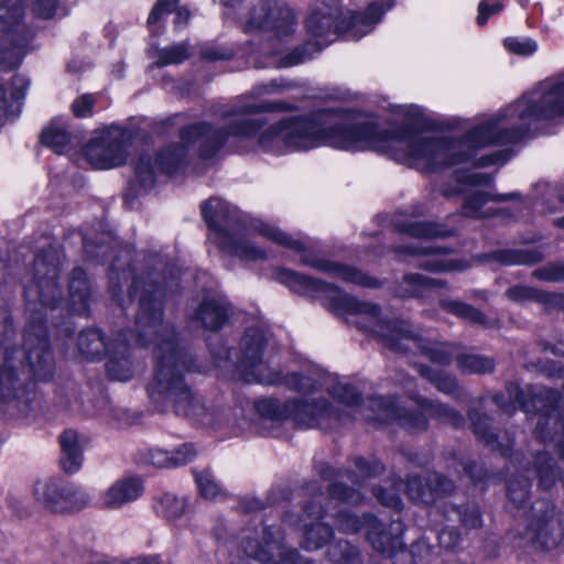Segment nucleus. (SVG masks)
I'll return each mask as SVG.
<instances>
[{
  "label": "nucleus",
  "instance_id": "7",
  "mask_svg": "<svg viewBox=\"0 0 564 564\" xmlns=\"http://www.w3.org/2000/svg\"><path fill=\"white\" fill-rule=\"evenodd\" d=\"M245 33H268L265 41L248 48L249 64L256 68H289L306 62L307 45L289 50L296 31L294 11L284 2L261 0L241 19Z\"/></svg>",
  "mask_w": 564,
  "mask_h": 564
},
{
  "label": "nucleus",
  "instance_id": "17",
  "mask_svg": "<svg viewBox=\"0 0 564 564\" xmlns=\"http://www.w3.org/2000/svg\"><path fill=\"white\" fill-rule=\"evenodd\" d=\"M231 305L223 294L206 295L195 312V319L208 330H218L229 317Z\"/></svg>",
  "mask_w": 564,
  "mask_h": 564
},
{
  "label": "nucleus",
  "instance_id": "31",
  "mask_svg": "<svg viewBox=\"0 0 564 564\" xmlns=\"http://www.w3.org/2000/svg\"><path fill=\"white\" fill-rule=\"evenodd\" d=\"M529 473L539 479L541 490H549L560 471L549 454L542 452L534 457V469Z\"/></svg>",
  "mask_w": 564,
  "mask_h": 564
},
{
  "label": "nucleus",
  "instance_id": "52",
  "mask_svg": "<svg viewBox=\"0 0 564 564\" xmlns=\"http://www.w3.org/2000/svg\"><path fill=\"white\" fill-rule=\"evenodd\" d=\"M11 86V98L15 102H19L25 97L26 90L30 86V80L25 76L15 75L12 79Z\"/></svg>",
  "mask_w": 564,
  "mask_h": 564
},
{
  "label": "nucleus",
  "instance_id": "36",
  "mask_svg": "<svg viewBox=\"0 0 564 564\" xmlns=\"http://www.w3.org/2000/svg\"><path fill=\"white\" fill-rule=\"evenodd\" d=\"M333 535L330 527L316 522L305 529L303 546L308 550L322 547Z\"/></svg>",
  "mask_w": 564,
  "mask_h": 564
},
{
  "label": "nucleus",
  "instance_id": "22",
  "mask_svg": "<svg viewBox=\"0 0 564 564\" xmlns=\"http://www.w3.org/2000/svg\"><path fill=\"white\" fill-rule=\"evenodd\" d=\"M445 281L430 279L419 273L404 274L397 283L394 294L402 299L422 297L430 289L443 288Z\"/></svg>",
  "mask_w": 564,
  "mask_h": 564
},
{
  "label": "nucleus",
  "instance_id": "50",
  "mask_svg": "<svg viewBox=\"0 0 564 564\" xmlns=\"http://www.w3.org/2000/svg\"><path fill=\"white\" fill-rule=\"evenodd\" d=\"M149 462L156 467L173 468L171 452L162 448L151 449Z\"/></svg>",
  "mask_w": 564,
  "mask_h": 564
},
{
  "label": "nucleus",
  "instance_id": "54",
  "mask_svg": "<svg viewBox=\"0 0 564 564\" xmlns=\"http://www.w3.org/2000/svg\"><path fill=\"white\" fill-rule=\"evenodd\" d=\"M200 56L207 61L227 59L232 55L231 51L216 47L213 45H204L200 48Z\"/></svg>",
  "mask_w": 564,
  "mask_h": 564
},
{
  "label": "nucleus",
  "instance_id": "26",
  "mask_svg": "<svg viewBox=\"0 0 564 564\" xmlns=\"http://www.w3.org/2000/svg\"><path fill=\"white\" fill-rule=\"evenodd\" d=\"M543 259V253L535 248L505 249L484 256V260H495L507 265H531Z\"/></svg>",
  "mask_w": 564,
  "mask_h": 564
},
{
  "label": "nucleus",
  "instance_id": "42",
  "mask_svg": "<svg viewBox=\"0 0 564 564\" xmlns=\"http://www.w3.org/2000/svg\"><path fill=\"white\" fill-rule=\"evenodd\" d=\"M533 276L546 282H562L564 281V264L551 263L535 269L533 271Z\"/></svg>",
  "mask_w": 564,
  "mask_h": 564
},
{
  "label": "nucleus",
  "instance_id": "46",
  "mask_svg": "<svg viewBox=\"0 0 564 564\" xmlns=\"http://www.w3.org/2000/svg\"><path fill=\"white\" fill-rule=\"evenodd\" d=\"M426 485L429 494H451L454 490L453 482L440 474L430 475Z\"/></svg>",
  "mask_w": 564,
  "mask_h": 564
},
{
  "label": "nucleus",
  "instance_id": "9",
  "mask_svg": "<svg viewBox=\"0 0 564 564\" xmlns=\"http://www.w3.org/2000/svg\"><path fill=\"white\" fill-rule=\"evenodd\" d=\"M130 249L126 248L121 251L119 257H116L110 265L109 281L110 291L113 296L123 306L119 299V292L121 291L120 280L131 278V284L129 285V297L132 300L138 297L139 307H141V297L148 296L149 301L156 306L160 303L161 310L163 311V300L167 293H173L178 290L180 286V270L175 267L167 268V264L163 258L159 254L151 256L143 262L133 263L127 270L122 268L121 258H130ZM140 311V308H138ZM139 314V312H137ZM138 315H135V318ZM137 319L134 321V323ZM162 322L164 319L162 318ZM128 335L135 339L137 326L131 332H127Z\"/></svg>",
  "mask_w": 564,
  "mask_h": 564
},
{
  "label": "nucleus",
  "instance_id": "64",
  "mask_svg": "<svg viewBox=\"0 0 564 564\" xmlns=\"http://www.w3.org/2000/svg\"><path fill=\"white\" fill-rule=\"evenodd\" d=\"M552 351L555 354V355H558V356H564V338L558 340L553 347H552Z\"/></svg>",
  "mask_w": 564,
  "mask_h": 564
},
{
  "label": "nucleus",
  "instance_id": "1",
  "mask_svg": "<svg viewBox=\"0 0 564 564\" xmlns=\"http://www.w3.org/2000/svg\"><path fill=\"white\" fill-rule=\"evenodd\" d=\"M267 337L259 328H249L241 338L239 348L229 349L225 358L217 357L219 367L230 366L234 376L247 383L276 384L283 382L290 390L305 397L286 402L276 399H260L254 403L257 413L269 420L282 421L291 419L296 425L305 429H328L335 423L345 422L346 416L354 420L358 415L367 421L379 423L397 422L401 426L416 432L427 427V419H437L443 423L459 426L463 416L449 406L424 398L414 389L413 379L401 382L408 398L413 401L420 413H410L397 404L393 397H376L369 400L372 412L365 413L360 406V394L347 381L325 372L307 375L290 373L284 378L270 367L265 357Z\"/></svg>",
  "mask_w": 564,
  "mask_h": 564
},
{
  "label": "nucleus",
  "instance_id": "2",
  "mask_svg": "<svg viewBox=\"0 0 564 564\" xmlns=\"http://www.w3.org/2000/svg\"><path fill=\"white\" fill-rule=\"evenodd\" d=\"M564 117V72L484 117L462 138L431 137L410 128L381 130L360 117V151H376L421 172H441L490 147L514 144L541 122Z\"/></svg>",
  "mask_w": 564,
  "mask_h": 564
},
{
  "label": "nucleus",
  "instance_id": "38",
  "mask_svg": "<svg viewBox=\"0 0 564 564\" xmlns=\"http://www.w3.org/2000/svg\"><path fill=\"white\" fill-rule=\"evenodd\" d=\"M506 50L512 54L521 56H531L538 50V43L525 36H509L503 41Z\"/></svg>",
  "mask_w": 564,
  "mask_h": 564
},
{
  "label": "nucleus",
  "instance_id": "33",
  "mask_svg": "<svg viewBox=\"0 0 564 564\" xmlns=\"http://www.w3.org/2000/svg\"><path fill=\"white\" fill-rule=\"evenodd\" d=\"M191 56L187 43H178L171 46L160 48L155 53V61L151 67H164L167 65H176L186 61Z\"/></svg>",
  "mask_w": 564,
  "mask_h": 564
},
{
  "label": "nucleus",
  "instance_id": "14",
  "mask_svg": "<svg viewBox=\"0 0 564 564\" xmlns=\"http://www.w3.org/2000/svg\"><path fill=\"white\" fill-rule=\"evenodd\" d=\"M263 541L248 540L245 553L260 562L269 564H312L300 556L296 550H289L283 544V533L278 527L263 528Z\"/></svg>",
  "mask_w": 564,
  "mask_h": 564
},
{
  "label": "nucleus",
  "instance_id": "15",
  "mask_svg": "<svg viewBox=\"0 0 564 564\" xmlns=\"http://www.w3.org/2000/svg\"><path fill=\"white\" fill-rule=\"evenodd\" d=\"M394 251L416 257L414 264L417 268L434 273L462 272L470 267L463 259L446 257L448 249L442 246L411 243L408 246H397Z\"/></svg>",
  "mask_w": 564,
  "mask_h": 564
},
{
  "label": "nucleus",
  "instance_id": "48",
  "mask_svg": "<svg viewBox=\"0 0 564 564\" xmlns=\"http://www.w3.org/2000/svg\"><path fill=\"white\" fill-rule=\"evenodd\" d=\"M512 155V152L508 149L496 150L488 154L481 155L477 160L479 166H490L496 164L506 163Z\"/></svg>",
  "mask_w": 564,
  "mask_h": 564
},
{
  "label": "nucleus",
  "instance_id": "53",
  "mask_svg": "<svg viewBox=\"0 0 564 564\" xmlns=\"http://www.w3.org/2000/svg\"><path fill=\"white\" fill-rule=\"evenodd\" d=\"M459 541L460 535L455 528H445L438 534L440 545L444 549H454Z\"/></svg>",
  "mask_w": 564,
  "mask_h": 564
},
{
  "label": "nucleus",
  "instance_id": "34",
  "mask_svg": "<svg viewBox=\"0 0 564 564\" xmlns=\"http://www.w3.org/2000/svg\"><path fill=\"white\" fill-rule=\"evenodd\" d=\"M417 372L429 380L440 392L452 394L457 389V381L453 376L434 370L429 366L419 365Z\"/></svg>",
  "mask_w": 564,
  "mask_h": 564
},
{
  "label": "nucleus",
  "instance_id": "55",
  "mask_svg": "<svg viewBox=\"0 0 564 564\" xmlns=\"http://www.w3.org/2000/svg\"><path fill=\"white\" fill-rule=\"evenodd\" d=\"M58 0H33L35 13L44 19L52 18L56 11Z\"/></svg>",
  "mask_w": 564,
  "mask_h": 564
},
{
  "label": "nucleus",
  "instance_id": "10",
  "mask_svg": "<svg viewBox=\"0 0 564 564\" xmlns=\"http://www.w3.org/2000/svg\"><path fill=\"white\" fill-rule=\"evenodd\" d=\"M514 514L519 519V544L549 550L564 538V503L551 496H511Z\"/></svg>",
  "mask_w": 564,
  "mask_h": 564
},
{
  "label": "nucleus",
  "instance_id": "11",
  "mask_svg": "<svg viewBox=\"0 0 564 564\" xmlns=\"http://www.w3.org/2000/svg\"><path fill=\"white\" fill-rule=\"evenodd\" d=\"M32 37L23 22L22 0H0V68H17Z\"/></svg>",
  "mask_w": 564,
  "mask_h": 564
},
{
  "label": "nucleus",
  "instance_id": "5",
  "mask_svg": "<svg viewBox=\"0 0 564 564\" xmlns=\"http://www.w3.org/2000/svg\"><path fill=\"white\" fill-rule=\"evenodd\" d=\"M135 326L137 344L151 349L155 359L154 375L147 388L155 406L161 411L171 408L176 415L203 426L214 427L223 424L224 411L213 404H206L185 381L184 375L189 370V362L173 325L162 322L160 303L154 306L148 296L143 295Z\"/></svg>",
  "mask_w": 564,
  "mask_h": 564
},
{
  "label": "nucleus",
  "instance_id": "40",
  "mask_svg": "<svg viewBox=\"0 0 564 564\" xmlns=\"http://www.w3.org/2000/svg\"><path fill=\"white\" fill-rule=\"evenodd\" d=\"M330 561L340 564H351L358 556L357 549L347 541H338L328 550Z\"/></svg>",
  "mask_w": 564,
  "mask_h": 564
},
{
  "label": "nucleus",
  "instance_id": "24",
  "mask_svg": "<svg viewBox=\"0 0 564 564\" xmlns=\"http://www.w3.org/2000/svg\"><path fill=\"white\" fill-rule=\"evenodd\" d=\"M113 338L106 341L99 329L89 328L82 332L77 339L78 350L87 359L97 360L108 355Z\"/></svg>",
  "mask_w": 564,
  "mask_h": 564
},
{
  "label": "nucleus",
  "instance_id": "19",
  "mask_svg": "<svg viewBox=\"0 0 564 564\" xmlns=\"http://www.w3.org/2000/svg\"><path fill=\"white\" fill-rule=\"evenodd\" d=\"M506 297L517 303L534 301L542 304L547 310L564 311V295L558 293H547L527 285H516L509 288Z\"/></svg>",
  "mask_w": 564,
  "mask_h": 564
},
{
  "label": "nucleus",
  "instance_id": "32",
  "mask_svg": "<svg viewBox=\"0 0 564 564\" xmlns=\"http://www.w3.org/2000/svg\"><path fill=\"white\" fill-rule=\"evenodd\" d=\"M440 306L444 311L470 323L484 326L487 325L486 316L479 310L467 303L457 300H442Z\"/></svg>",
  "mask_w": 564,
  "mask_h": 564
},
{
  "label": "nucleus",
  "instance_id": "41",
  "mask_svg": "<svg viewBox=\"0 0 564 564\" xmlns=\"http://www.w3.org/2000/svg\"><path fill=\"white\" fill-rule=\"evenodd\" d=\"M505 9L502 0H481L477 7V24L482 26L491 15L500 13Z\"/></svg>",
  "mask_w": 564,
  "mask_h": 564
},
{
  "label": "nucleus",
  "instance_id": "39",
  "mask_svg": "<svg viewBox=\"0 0 564 564\" xmlns=\"http://www.w3.org/2000/svg\"><path fill=\"white\" fill-rule=\"evenodd\" d=\"M144 480L138 475H124L112 484L108 494H139L145 490Z\"/></svg>",
  "mask_w": 564,
  "mask_h": 564
},
{
  "label": "nucleus",
  "instance_id": "57",
  "mask_svg": "<svg viewBox=\"0 0 564 564\" xmlns=\"http://www.w3.org/2000/svg\"><path fill=\"white\" fill-rule=\"evenodd\" d=\"M11 108L12 104H10L9 99L7 98V93L3 88L2 83H0V127L12 113Z\"/></svg>",
  "mask_w": 564,
  "mask_h": 564
},
{
  "label": "nucleus",
  "instance_id": "12",
  "mask_svg": "<svg viewBox=\"0 0 564 564\" xmlns=\"http://www.w3.org/2000/svg\"><path fill=\"white\" fill-rule=\"evenodd\" d=\"M336 523L339 530L346 533H356L360 529H366L367 539L372 547L388 556H392L403 547L404 528L400 520L391 521L387 531L384 525L371 514H366L360 519L349 511H340L336 516Z\"/></svg>",
  "mask_w": 564,
  "mask_h": 564
},
{
  "label": "nucleus",
  "instance_id": "18",
  "mask_svg": "<svg viewBox=\"0 0 564 564\" xmlns=\"http://www.w3.org/2000/svg\"><path fill=\"white\" fill-rule=\"evenodd\" d=\"M517 195V193L497 194L492 192L475 191L471 194L466 195L460 214L451 216L448 221H453L462 216L475 219L492 217L498 210L487 206L488 203L509 200L514 198Z\"/></svg>",
  "mask_w": 564,
  "mask_h": 564
},
{
  "label": "nucleus",
  "instance_id": "44",
  "mask_svg": "<svg viewBox=\"0 0 564 564\" xmlns=\"http://www.w3.org/2000/svg\"><path fill=\"white\" fill-rule=\"evenodd\" d=\"M195 481L200 491L199 494H218L221 490V486L209 470L196 473Z\"/></svg>",
  "mask_w": 564,
  "mask_h": 564
},
{
  "label": "nucleus",
  "instance_id": "23",
  "mask_svg": "<svg viewBox=\"0 0 564 564\" xmlns=\"http://www.w3.org/2000/svg\"><path fill=\"white\" fill-rule=\"evenodd\" d=\"M469 419L471 421L475 434L480 440H482L492 449L499 451L503 456H508L510 454L513 440L506 435L503 440L500 441L499 437L494 432H491L489 427L490 419L487 415L471 411L469 413Z\"/></svg>",
  "mask_w": 564,
  "mask_h": 564
},
{
  "label": "nucleus",
  "instance_id": "6",
  "mask_svg": "<svg viewBox=\"0 0 564 564\" xmlns=\"http://www.w3.org/2000/svg\"><path fill=\"white\" fill-rule=\"evenodd\" d=\"M202 215L206 221L213 241L226 254L241 260L256 261L267 258V251L256 245L251 239L252 232L300 254V262L325 272L333 278L340 279L366 288H378L380 283L376 278L367 275L359 269L321 258L305 249L303 242L296 240L273 225L262 220L248 221L247 216L228 202L213 197L202 205Z\"/></svg>",
  "mask_w": 564,
  "mask_h": 564
},
{
  "label": "nucleus",
  "instance_id": "21",
  "mask_svg": "<svg viewBox=\"0 0 564 564\" xmlns=\"http://www.w3.org/2000/svg\"><path fill=\"white\" fill-rule=\"evenodd\" d=\"M397 229L410 237L431 239V238H445L454 236L458 231V227H449L443 223L432 221H406L395 224Z\"/></svg>",
  "mask_w": 564,
  "mask_h": 564
},
{
  "label": "nucleus",
  "instance_id": "4",
  "mask_svg": "<svg viewBox=\"0 0 564 564\" xmlns=\"http://www.w3.org/2000/svg\"><path fill=\"white\" fill-rule=\"evenodd\" d=\"M275 280L297 294L319 300L329 312L378 338L394 351L419 350L433 364L441 366L449 365L455 356L457 367L464 373L481 375L495 368V361L489 357L458 354L456 345L426 340L414 333L406 321L383 318L377 304L359 301L334 284L282 268L275 271Z\"/></svg>",
  "mask_w": 564,
  "mask_h": 564
},
{
  "label": "nucleus",
  "instance_id": "28",
  "mask_svg": "<svg viewBox=\"0 0 564 564\" xmlns=\"http://www.w3.org/2000/svg\"><path fill=\"white\" fill-rule=\"evenodd\" d=\"M455 180L457 187L442 189L443 196L449 198L458 194H465L468 187L490 185L494 181V175L478 171H457L455 172Z\"/></svg>",
  "mask_w": 564,
  "mask_h": 564
},
{
  "label": "nucleus",
  "instance_id": "37",
  "mask_svg": "<svg viewBox=\"0 0 564 564\" xmlns=\"http://www.w3.org/2000/svg\"><path fill=\"white\" fill-rule=\"evenodd\" d=\"M356 473L347 474L351 482H358L359 478L370 477L380 474L383 470L382 464L378 459H366L364 457L354 458Z\"/></svg>",
  "mask_w": 564,
  "mask_h": 564
},
{
  "label": "nucleus",
  "instance_id": "35",
  "mask_svg": "<svg viewBox=\"0 0 564 564\" xmlns=\"http://www.w3.org/2000/svg\"><path fill=\"white\" fill-rule=\"evenodd\" d=\"M186 506L185 496H159L154 509L158 514L166 519H174L185 512Z\"/></svg>",
  "mask_w": 564,
  "mask_h": 564
},
{
  "label": "nucleus",
  "instance_id": "63",
  "mask_svg": "<svg viewBox=\"0 0 564 564\" xmlns=\"http://www.w3.org/2000/svg\"><path fill=\"white\" fill-rule=\"evenodd\" d=\"M156 557L133 558L127 564H158Z\"/></svg>",
  "mask_w": 564,
  "mask_h": 564
},
{
  "label": "nucleus",
  "instance_id": "61",
  "mask_svg": "<svg viewBox=\"0 0 564 564\" xmlns=\"http://www.w3.org/2000/svg\"><path fill=\"white\" fill-rule=\"evenodd\" d=\"M549 375L551 377L564 378V367L557 362H552Z\"/></svg>",
  "mask_w": 564,
  "mask_h": 564
},
{
  "label": "nucleus",
  "instance_id": "43",
  "mask_svg": "<svg viewBox=\"0 0 564 564\" xmlns=\"http://www.w3.org/2000/svg\"><path fill=\"white\" fill-rule=\"evenodd\" d=\"M291 88V84L282 79H272L268 83H260L252 87L251 94L254 97H261L264 95H271L276 93H283Z\"/></svg>",
  "mask_w": 564,
  "mask_h": 564
},
{
  "label": "nucleus",
  "instance_id": "3",
  "mask_svg": "<svg viewBox=\"0 0 564 564\" xmlns=\"http://www.w3.org/2000/svg\"><path fill=\"white\" fill-rule=\"evenodd\" d=\"M34 271L35 279L24 291L29 317L23 351L12 347L8 336L0 344V400L7 405L6 411L17 416H25L34 399V384L26 378L21 379L18 371L26 369L34 379L46 381L53 377L55 368L43 324L47 311L53 314L61 303L58 269L51 250L36 254Z\"/></svg>",
  "mask_w": 564,
  "mask_h": 564
},
{
  "label": "nucleus",
  "instance_id": "56",
  "mask_svg": "<svg viewBox=\"0 0 564 564\" xmlns=\"http://www.w3.org/2000/svg\"><path fill=\"white\" fill-rule=\"evenodd\" d=\"M84 248H85V252L86 254L93 259V258H98L99 256H106V252L108 250H112L113 247L110 246L109 243H104V242H100V243H97V245H94L90 242V240L88 238H84Z\"/></svg>",
  "mask_w": 564,
  "mask_h": 564
},
{
  "label": "nucleus",
  "instance_id": "45",
  "mask_svg": "<svg viewBox=\"0 0 564 564\" xmlns=\"http://www.w3.org/2000/svg\"><path fill=\"white\" fill-rule=\"evenodd\" d=\"M98 499L91 505L102 509H119L124 505L134 501L137 496H97Z\"/></svg>",
  "mask_w": 564,
  "mask_h": 564
},
{
  "label": "nucleus",
  "instance_id": "49",
  "mask_svg": "<svg viewBox=\"0 0 564 564\" xmlns=\"http://www.w3.org/2000/svg\"><path fill=\"white\" fill-rule=\"evenodd\" d=\"M94 104L95 99L91 95H83L73 102L72 109L76 117L84 118L91 113Z\"/></svg>",
  "mask_w": 564,
  "mask_h": 564
},
{
  "label": "nucleus",
  "instance_id": "51",
  "mask_svg": "<svg viewBox=\"0 0 564 564\" xmlns=\"http://www.w3.org/2000/svg\"><path fill=\"white\" fill-rule=\"evenodd\" d=\"M458 513L465 527L476 529L481 525V517L477 507H467L464 510H459Z\"/></svg>",
  "mask_w": 564,
  "mask_h": 564
},
{
  "label": "nucleus",
  "instance_id": "29",
  "mask_svg": "<svg viewBox=\"0 0 564 564\" xmlns=\"http://www.w3.org/2000/svg\"><path fill=\"white\" fill-rule=\"evenodd\" d=\"M41 503L55 513L77 512L89 505L87 496H40Z\"/></svg>",
  "mask_w": 564,
  "mask_h": 564
},
{
  "label": "nucleus",
  "instance_id": "20",
  "mask_svg": "<svg viewBox=\"0 0 564 564\" xmlns=\"http://www.w3.org/2000/svg\"><path fill=\"white\" fill-rule=\"evenodd\" d=\"M89 302L90 292L86 273L82 268H75L69 282L68 310L77 315H87Z\"/></svg>",
  "mask_w": 564,
  "mask_h": 564
},
{
  "label": "nucleus",
  "instance_id": "25",
  "mask_svg": "<svg viewBox=\"0 0 564 564\" xmlns=\"http://www.w3.org/2000/svg\"><path fill=\"white\" fill-rule=\"evenodd\" d=\"M59 443L62 468L68 474L76 473L83 464V453L78 445L77 433L73 430L65 431L61 435Z\"/></svg>",
  "mask_w": 564,
  "mask_h": 564
},
{
  "label": "nucleus",
  "instance_id": "13",
  "mask_svg": "<svg viewBox=\"0 0 564 564\" xmlns=\"http://www.w3.org/2000/svg\"><path fill=\"white\" fill-rule=\"evenodd\" d=\"M129 135L118 127L104 130L84 147L86 161L97 170L122 165L128 156Z\"/></svg>",
  "mask_w": 564,
  "mask_h": 564
},
{
  "label": "nucleus",
  "instance_id": "58",
  "mask_svg": "<svg viewBox=\"0 0 564 564\" xmlns=\"http://www.w3.org/2000/svg\"><path fill=\"white\" fill-rule=\"evenodd\" d=\"M406 494H426L422 479L417 476H411L405 484Z\"/></svg>",
  "mask_w": 564,
  "mask_h": 564
},
{
  "label": "nucleus",
  "instance_id": "60",
  "mask_svg": "<svg viewBox=\"0 0 564 564\" xmlns=\"http://www.w3.org/2000/svg\"><path fill=\"white\" fill-rule=\"evenodd\" d=\"M58 334H63L65 337H68L73 334L74 327L69 321H64L62 324L55 325Z\"/></svg>",
  "mask_w": 564,
  "mask_h": 564
},
{
  "label": "nucleus",
  "instance_id": "16",
  "mask_svg": "<svg viewBox=\"0 0 564 564\" xmlns=\"http://www.w3.org/2000/svg\"><path fill=\"white\" fill-rule=\"evenodd\" d=\"M133 337L119 332L113 336V343L108 348L107 373L111 380L129 381L143 369L142 362L133 355L131 346ZM137 345V341H133ZM138 346H140L138 344Z\"/></svg>",
  "mask_w": 564,
  "mask_h": 564
},
{
  "label": "nucleus",
  "instance_id": "27",
  "mask_svg": "<svg viewBox=\"0 0 564 564\" xmlns=\"http://www.w3.org/2000/svg\"><path fill=\"white\" fill-rule=\"evenodd\" d=\"M41 142L51 148L55 153H63L67 150L70 137L67 130L66 121L57 118L42 131Z\"/></svg>",
  "mask_w": 564,
  "mask_h": 564
},
{
  "label": "nucleus",
  "instance_id": "62",
  "mask_svg": "<svg viewBox=\"0 0 564 564\" xmlns=\"http://www.w3.org/2000/svg\"><path fill=\"white\" fill-rule=\"evenodd\" d=\"M305 513L308 516V517H316V518H321L324 513L323 509L319 507V506H308L305 508Z\"/></svg>",
  "mask_w": 564,
  "mask_h": 564
},
{
  "label": "nucleus",
  "instance_id": "30",
  "mask_svg": "<svg viewBox=\"0 0 564 564\" xmlns=\"http://www.w3.org/2000/svg\"><path fill=\"white\" fill-rule=\"evenodd\" d=\"M180 0H158L154 4L150 15L148 18V24L153 26L159 22L163 15L169 14L173 11L176 12L174 20L175 28H182L185 25L191 17L189 11L185 7H177Z\"/></svg>",
  "mask_w": 564,
  "mask_h": 564
},
{
  "label": "nucleus",
  "instance_id": "8",
  "mask_svg": "<svg viewBox=\"0 0 564 564\" xmlns=\"http://www.w3.org/2000/svg\"><path fill=\"white\" fill-rule=\"evenodd\" d=\"M393 4L394 0H382L381 4L371 2L365 11L344 17L343 7L338 0L315 3L305 20V29L311 39L301 45H307L306 61L313 53L319 52L332 43L337 35L357 41L370 33Z\"/></svg>",
  "mask_w": 564,
  "mask_h": 564
},
{
  "label": "nucleus",
  "instance_id": "59",
  "mask_svg": "<svg viewBox=\"0 0 564 564\" xmlns=\"http://www.w3.org/2000/svg\"><path fill=\"white\" fill-rule=\"evenodd\" d=\"M319 474L326 480H329L332 478H343L341 473L335 471V469L329 465L322 466L319 469Z\"/></svg>",
  "mask_w": 564,
  "mask_h": 564
},
{
  "label": "nucleus",
  "instance_id": "47",
  "mask_svg": "<svg viewBox=\"0 0 564 564\" xmlns=\"http://www.w3.org/2000/svg\"><path fill=\"white\" fill-rule=\"evenodd\" d=\"M173 468L185 465L196 457V449L192 444H183L178 448L171 451Z\"/></svg>",
  "mask_w": 564,
  "mask_h": 564
}]
</instances>
